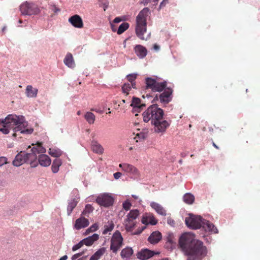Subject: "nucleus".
<instances>
[{"mask_svg":"<svg viewBox=\"0 0 260 260\" xmlns=\"http://www.w3.org/2000/svg\"><path fill=\"white\" fill-rule=\"evenodd\" d=\"M178 246L187 260H202L207 254V248L202 241L196 239L190 233L182 234L178 239Z\"/></svg>","mask_w":260,"mask_h":260,"instance_id":"f257e3e1","label":"nucleus"},{"mask_svg":"<svg viewBox=\"0 0 260 260\" xmlns=\"http://www.w3.org/2000/svg\"><path fill=\"white\" fill-rule=\"evenodd\" d=\"M163 115V110L157 105L153 104L143 113V120L145 122L151 121V124L154 125L155 132L162 133L170 125L167 120L162 119Z\"/></svg>","mask_w":260,"mask_h":260,"instance_id":"f03ea898","label":"nucleus"},{"mask_svg":"<svg viewBox=\"0 0 260 260\" xmlns=\"http://www.w3.org/2000/svg\"><path fill=\"white\" fill-rule=\"evenodd\" d=\"M27 125L28 123L22 115L9 114L4 120V128L12 129L14 132H20L23 134H30L34 131L32 128H27Z\"/></svg>","mask_w":260,"mask_h":260,"instance_id":"7ed1b4c3","label":"nucleus"},{"mask_svg":"<svg viewBox=\"0 0 260 260\" xmlns=\"http://www.w3.org/2000/svg\"><path fill=\"white\" fill-rule=\"evenodd\" d=\"M149 9L148 8H144L138 14L136 17V33L137 37L142 40H147L150 38V33L146 38L144 36V33L147 30V17Z\"/></svg>","mask_w":260,"mask_h":260,"instance_id":"20e7f679","label":"nucleus"},{"mask_svg":"<svg viewBox=\"0 0 260 260\" xmlns=\"http://www.w3.org/2000/svg\"><path fill=\"white\" fill-rule=\"evenodd\" d=\"M204 220L201 216L195 215L191 214L185 220L186 225L192 229H199L202 227L203 222Z\"/></svg>","mask_w":260,"mask_h":260,"instance_id":"39448f33","label":"nucleus"},{"mask_svg":"<svg viewBox=\"0 0 260 260\" xmlns=\"http://www.w3.org/2000/svg\"><path fill=\"white\" fill-rule=\"evenodd\" d=\"M146 88L150 89L153 92H161L167 86L166 82H158L155 79L147 77L145 79Z\"/></svg>","mask_w":260,"mask_h":260,"instance_id":"423d86ee","label":"nucleus"},{"mask_svg":"<svg viewBox=\"0 0 260 260\" xmlns=\"http://www.w3.org/2000/svg\"><path fill=\"white\" fill-rule=\"evenodd\" d=\"M20 10L23 15H36L40 12V10L36 4L27 2L20 5Z\"/></svg>","mask_w":260,"mask_h":260,"instance_id":"0eeeda50","label":"nucleus"},{"mask_svg":"<svg viewBox=\"0 0 260 260\" xmlns=\"http://www.w3.org/2000/svg\"><path fill=\"white\" fill-rule=\"evenodd\" d=\"M123 238L120 233L116 231L113 235L111 240L110 249L116 253L122 245Z\"/></svg>","mask_w":260,"mask_h":260,"instance_id":"6e6552de","label":"nucleus"},{"mask_svg":"<svg viewBox=\"0 0 260 260\" xmlns=\"http://www.w3.org/2000/svg\"><path fill=\"white\" fill-rule=\"evenodd\" d=\"M96 203L100 206L109 207L113 204V198L109 193L100 194L96 199Z\"/></svg>","mask_w":260,"mask_h":260,"instance_id":"1a4fd4ad","label":"nucleus"},{"mask_svg":"<svg viewBox=\"0 0 260 260\" xmlns=\"http://www.w3.org/2000/svg\"><path fill=\"white\" fill-rule=\"evenodd\" d=\"M159 254V252H155L147 248H144L137 253V257L140 260H147L154 255Z\"/></svg>","mask_w":260,"mask_h":260,"instance_id":"9d476101","label":"nucleus"},{"mask_svg":"<svg viewBox=\"0 0 260 260\" xmlns=\"http://www.w3.org/2000/svg\"><path fill=\"white\" fill-rule=\"evenodd\" d=\"M119 167L124 172L134 176H138L139 173L138 169L132 165L123 163L120 164Z\"/></svg>","mask_w":260,"mask_h":260,"instance_id":"9b49d317","label":"nucleus"},{"mask_svg":"<svg viewBox=\"0 0 260 260\" xmlns=\"http://www.w3.org/2000/svg\"><path fill=\"white\" fill-rule=\"evenodd\" d=\"M164 91L159 95V99L161 103L167 104L171 100V95L172 93V90L171 88L165 89Z\"/></svg>","mask_w":260,"mask_h":260,"instance_id":"f8f14e48","label":"nucleus"},{"mask_svg":"<svg viewBox=\"0 0 260 260\" xmlns=\"http://www.w3.org/2000/svg\"><path fill=\"white\" fill-rule=\"evenodd\" d=\"M89 224V222L88 219L83 216H81L76 220L74 228L76 230H79L81 229L87 227Z\"/></svg>","mask_w":260,"mask_h":260,"instance_id":"ddd939ff","label":"nucleus"},{"mask_svg":"<svg viewBox=\"0 0 260 260\" xmlns=\"http://www.w3.org/2000/svg\"><path fill=\"white\" fill-rule=\"evenodd\" d=\"M25 162V152L21 151L15 156L14 160L13 161V165L16 167H19Z\"/></svg>","mask_w":260,"mask_h":260,"instance_id":"4468645a","label":"nucleus"},{"mask_svg":"<svg viewBox=\"0 0 260 260\" xmlns=\"http://www.w3.org/2000/svg\"><path fill=\"white\" fill-rule=\"evenodd\" d=\"M25 156L26 162H29L31 167L34 168L37 166V162L35 161L37 158L36 153L32 151L30 153H26L25 152Z\"/></svg>","mask_w":260,"mask_h":260,"instance_id":"2eb2a0df","label":"nucleus"},{"mask_svg":"<svg viewBox=\"0 0 260 260\" xmlns=\"http://www.w3.org/2000/svg\"><path fill=\"white\" fill-rule=\"evenodd\" d=\"M131 106L133 107V112L135 113V112H140L145 105L141 104V100L139 98L133 97Z\"/></svg>","mask_w":260,"mask_h":260,"instance_id":"dca6fc26","label":"nucleus"},{"mask_svg":"<svg viewBox=\"0 0 260 260\" xmlns=\"http://www.w3.org/2000/svg\"><path fill=\"white\" fill-rule=\"evenodd\" d=\"M69 21L75 27L82 28L83 26L82 19L78 15H75L71 17L69 19Z\"/></svg>","mask_w":260,"mask_h":260,"instance_id":"f3484780","label":"nucleus"},{"mask_svg":"<svg viewBox=\"0 0 260 260\" xmlns=\"http://www.w3.org/2000/svg\"><path fill=\"white\" fill-rule=\"evenodd\" d=\"M162 236L161 233L158 231L152 232L148 238V241L152 244L157 243L161 239Z\"/></svg>","mask_w":260,"mask_h":260,"instance_id":"a211bd4d","label":"nucleus"},{"mask_svg":"<svg viewBox=\"0 0 260 260\" xmlns=\"http://www.w3.org/2000/svg\"><path fill=\"white\" fill-rule=\"evenodd\" d=\"M150 205L151 207L153 209L157 214L162 216L166 215V210L160 204L154 202H151Z\"/></svg>","mask_w":260,"mask_h":260,"instance_id":"6ab92c4d","label":"nucleus"},{"mask_svg":"<svg viewBox=\"0 0 260 260\" xmlns=\"http://www.w3.org/2000/svg\"><path fill=\"white\" fill-rule=\"evenodd\" d=\"M202 227L206 231L210 233H218V230L213 223L205 219H204Z\"/></svg>","mask_w":260,"mask_h":260,"instance_id":"aec40b11","label":"nucleus"},{"mask_svg":"<svg viewBox=\"0 0 260 260\" xmlns=\"http://www.w3.org/2000/svg\"><path fill=\"white\" fill-rule=\"evenodd\" d=\"M38 159L39 164L43 167H48L51 164V159L46 154H40L38 156Z\"/></svg>","mask_w":260,"mask_h":260,"instance_id":"412c9836","label":"nucleus"},{"mask_svg":"<svg viewBox=\"0 0 260 260\" xmlns=\"http://www.w3.org/2000/svg\"><path fill=\"white\" fill-rule=\"evenodd\" d=\"M134 50L136 54L140 58H144L147 54L146 48L141 45H137L135 47Z\"/></svg>","mask_w":260,"mask_h":260,"instance_id":"4be33fe9","label":"nucleus"},{"mask_svg":"<svg viewBox=\"0 0 260 260\" xmlns=\"http://www.w3.org/2000/svg\"><path fill=\"white\" fill-rule=\"evenodd\" d=\"M177 239L174 235L172 233H169L166 237V244L168 247L174 248L176 245Z\"/></svg>","mask_w":260,"mask_h":260,"instance_id":"5701e85b","label":"nucleus"},{"mask_svg":"<svg viewBox=\"0 0 260 260\" xmlns=\"http://www.w3.org/2000/svg\"><path fill=\"white\" fill-rule=\"evenodd\" d=\"M63 62L67 66L70 68H73L75 66L73 55L70 53H67L64 58Z\"/></svg>","mask_w":260,"mask_h":260,"instance_id":"b1692460","label":"nucleus"},{"mask_svg":"<svg viewBox=\"0 0 260 260\" xmlns=\"http://www.w3.org/2000/svg\"><path fill=\"white\" fill-rule=\"evenodd\" d=\"M99 236L97 234H93L91 236H89L82 240L84 244L86 246L91 245L93 242L99 239Z\"/></svg>","mask_w":260,"mask_h":260,"instance_id":"393cba45","label":"nucleus"},{"mask_svg":"<svg viewBox=\"0 0 260 260\" xmlns=\"http://www.w3.org/2000/svg\"><path fill=\"white\" fill-rule=\"evenodd\" d=\"M91 148L93 152L98 154H102L104 152V148L97 141H92Z\"/></svg>","mask_w":260,"mask_h":260,"instance_id":"a878e982","label":"nucleus"},{"mask_svg":"<svg viewBox=\"0 0 260 260\" xmlns=\"http://www.w3.org/2000/svg\"><path fill=\"white\" fill-rule=\"evenodd\" d=\"M38 91L37 88H34L31 85H27L25 93L28 98H35L37 96Z\"/></svg>","mask_w":260,"mask_h":260,"instance_id":"bb28decb","label":"nucleus"},{"mask_svg":"<svg viewBox=\"0 0 260 260\" xmlns=\"http://www.w3.org/2000/svg\"><path fill=\"white\" fill-rule=\"evenodd\" d=\"M62 165V161L59 158H55L52 164L51 170L53 173L58 172L60 166Z\"/></svg>","mask_w":260,"mask_h":260,"instance_id":"cd10ccee","label":"nucleus"},{"mask_svg":"<svg viewBox=\"0 0 260 260\" xmlns=\"http://www.w3.org/2000/svg\"><path fill=\"white\" fill-rule=\"evenodd\" d=\"M139 214L137 209L131 210L126 216V221H135Z\"/></svg>","mask_w":260,"mask_h":260,"instance_id":"c85d7f7f","label":"nucleus"},{"mask_svg":"<svg viewBox=\"0 0 260 260\" xmlns=\"http://www.w3.org/2000/svg\"><path fill=\"white\" fill-rule=\"evenodd\" d=\"M133 254V250L132 248L127 247L123 249L120 253V255L122 258H129Z\"/></svg>","mask_w":260,"mask_h":260,"instance_id":"c756f323","label":"nucleus"},{"mask_svg":"<svg viewBox=\"0 0 260 260\" xmlns=\"http://www.w3.org/2000/svg\"><path fill=\"white\" fill-rule=\"evenodd\" d=\"M48 153L53 157H58L61 155L62 151L58 148H49Z\"/></svg>","mask_w":260,"mask_h":260,"instance_id":"7c9ffc66","label":"nucleus"},{"mask_svg":"<svg viewBox=\"0 0 260 260\" xmlns=\"http://www.w3.org/2000/svg\"><path fill=\"white\" fill-rule=\"evenodd\" d=\"M105 251V250L104 248L99 249L91 256L89 260H98L104 254Z\"/></svg>","mask_w":260,"mask_h":260,"instance_id":"2f4dec72","label":"nucleus"},{"mask_svg":"<svg viewBox=\"0 0 260 260\" xmlns=\"http://www.w3.org/2000/svg\"><path fill=\"white\" fill-rule=\"evenodd\" d=\"M78 202L75 199L72 200L68 203L67 207V213L68 215H70L73 209L77 205Z\"/></svg>","mask_w":260,"mask_h":260,"instance_id":"473e14b6","label":"nucleus"},{"mask_svg":"<svg viewBox=\"0 0 260 260\" xmlns=\"http://www.w3.org/2000/svg\"><path fill=\"white\" fill-rule=\"evenodd\" d=\"M148 135V131L147 130H144L143 132L139 133L137 134L135 137H134V139L136 140V142H138V141H140L142 140H144Z\"/></svg>","mask_w":260,"mask_h":260,"instance_id":"72a5a7b5","label":"nucleus"},{"mask_svg":"<svg viewBox=\"0 0 260 260\" xmlns=\"http://www.w3.org/2000/svg\"><path fill=\"white\" fill-rule=\"evenodd\" d=\"M194 196L190 193H186L183 196V201L186 204H191L194 202Z\"/></svg>","mask_w":260,"mask_h":260,"instance_id":"f704fd0d","label":"nucleus"},{"mask_svg":"<svg viewBox=\"0 0 260 260\" xmlns=\"http://www.w3.org/2000/svg\"><path fill=\"white\" fill-rule=\"evenodd\" d=\"M124 225L126 231L131 232L136 226V222L133 220L131 221H126V219L124 221Z\"/></svg>","mask_w":260,"mask_h":260,"instance_id":"c9c22d12","label":"nucleus"},{"mask_svg":"<svg viewBox=\"0 0 260 260\" xmlns=\"http://www.w3.org/2000/svg\"><path fill=\"white\" fill-rule=\"evenodd\" d=\"M31 151L35 152L36 154L44 153L46 152V149L41 144H39L36 147H34L31 149Z\"/></svg>","mask_w":260,"mask_h":260,"instance_id":"e433bc0d","label":"nucleus"},{"mask_svg":"<svg viewBox=\"0 0 260 260\" xmlns=\"http://www.w3.org/2000/svg\"><path fill=\"white\" fill-rule=\"evenodd\" d=\"M85 118L89 124H92L95 120V116L92 113L87 112L85 115Z\"/></svg>","mask_w":260,"mask_h":260,"instance_id":"4c0bfd02","label":"nucleus"},{"mask_svg":"<svg viewBox=\"0 0 260 260\" xmlns=\"http://www.w3.org/2000/svg\"><path fill=\"white\" fill-rule=\"evenodd\" d=\"M129 27V24L127 22H123L119 26L118 30L117 31V33L118 35H120L122 34L124 31H125L126 29H128Z\"/></svg>","mask_w":260,"mask_h":260,"instance_id":"58836bf2","label":"nucleus"},{"mask_svg":"<svg viewBox=\"0 0 260 260\" xmlns=\"http://www.w3.org/2000/svg\"><path fill=\"white\" fill-rule=\"evenodd\" d=\"M93 210V208L91 206V205L89 204H87L85 206V208L84 210L82 212V215H84L85 216L88 217L89 214L92 212Z\"/></svg>","mask_w":260,"mask_h":260,"instance_id":"ea45409f","label":"nucleus"},{"mask_svg":"<svg viewBox=\"0 0 260 260\" xmlns=\"http://www.w3.org/2000/svg\"><path fill=\"white\" fill-rule=\"evenodd\" d=\"M114 225L112 222H108L107 224L105 225L103 234H106L108 232L113 230Z\"/></svg>","mask_w":260,"mask_h":260,"instance_id":"a19ab883","label":"nucleus"},{"mask_svg":"<svg viewBox=\"0 0 260 260\" xmlns=\"http://www.w3.org/2000/svg\"><path fill=\"white\" fill-rule=\"evenodd\" d=\"M100 6L103 7L104 11H105L109 6V1L108 0H99Z\"/></svg>","mask_w":260,"mask_h":260,"instance_id":"79ce46f5","label":"nucleus"},{"mask_svg":"<svg viewBox=\"0 0 260 260\" xmlns=\"http://www.w3.org/2000/svg\"><path fill=\"white\" fill-rule=\"evenodd\" d=\"M142 222L143 224H147L149 223H150L151 225H155L157 223V220H155L154 218L151 219L149 222L147 220V218L143 217L142 219Z\"/></svg>","mask_w":260,"mask_h":260,"instance_id":"37998d69","label":"nucleus"},{"mask_svg":"<svg viewBox=\"0 0 260 260\" xmlns=\"http://www.w3.org/2000/svg\"><path fill=\"white\" fill-rule=\"evenodd\" d=\"M98 229V225L96 223L92 224L90 228L86 230L85 234H88L91 232H93L96 231Z\"/></svg>","mask_w":260,"mask_h":260,"instance_id":"c03bdc74","label":"nucleus"},{"mask_svg":"<svg viewBox=\"0 0 260 260\" xmlns=\"http://www.w3.org/2000/svg\"><path fill=\"white\" fill-rule=\"evenodd\" d=\"M122 91L124 93H128V92L131 89V84L129 83H125L122 87Z\"/></svg>","mask_w":260,"mask_h":260,"instance_id":"a18cd8bd","label":"nucleus"},{"mask_svg":"<svg viewBox=\"0 0 260 260\" xmlns=\"http://www.w3.org/2000/svg\"><path fill=\"white\" fill-rule=\"evenodd\" d=\"M159 0H143L141 2V4H143L144 6H147L148 3H152L153 6H156Z\"/></svg>","mask_w":260,"mask_h":260,"instance_id":"49530a36","label":"nucleus"},{"mask_svg":"<svg viewBox=\"0 0 260 260\" xmlns=\"http://www.w3.org/2000/svg\"><path fill=\"white\" fill-rule=\"evenodd\" d=\"M137 76V74H131L127 75L126 78L130 82H132L136 79Z\"/></svg>","mask_w":260,"mask_h":260,"instance_id":"de8ad7c7","label":"nucleus"},{"mask_svg":"<svg viewBox=\"0 0 260 260\" xmlns=\"http://www.w3.org/2000/svg\"><path fill=\"white\" fill-rule=\"evenodd\" d=\"M83 245H84V243L82 242V240H81L78 244L73 246V247H72V250L73 251H76L77 250H78L79 248H80L81 247H82Z\"/></svg>","mask_w":260,"mask_h":260,"instance_id":"09e8293b","label":"nucleus"},{"mask_svg":"<svg viewBox=\"0 0 260 260\" xmlns=\"http://www.w3.org/2000/svg\"><path fill=\"white\" fill-rule=\"evenodd\" d=\"M131 206L132 205L131 203L128 202L127 200L124 202L122 204L123 209H124L126 211L129 210Z\"/></svg>","mask_w":260,"mask_h":260,"instance_id":"8fccbe9b","label":"nucleus"},{"mask_svg":"<svg viewBox=\"0 0 260 260\" xmlns=\"http://www.w3.org/2000/svg\"><path fill=\"white\" fill-rule=\"evenodd\" d=\"M167 223L172 227H175L176 223L174 220L172 219L171 217H168Z\"/></svg>","mask_w":260,"mask_h":260,"instance_id":"3c124183","label":"nucleus"},{"mask_svg":"<svg viewBox=\"0 0 260 260\" xmlns=\"http://www.w3.org/2000/svg\"><path fill=\"white\" fill-rule=\"evenodd\" d=\"M7 163L8 162L7 157L4 156L0 157V167Z\"/></svg>","mask_w":260,"mask_h":260,"instance_id":"603ef678","label":"nucleus"},{"mask_svg":"<svg viewBox=\"0 0 260 260\" xmlns=\"http://www.w3.org/2000/svg\"><path fill=\"white\" fill-rule=\"evenodd\" d=\"M50 9L54 13H57L60 11V10L57 8L55 5H51L50 6Z\"/></svg>","mask_w":260,"mask_h":260,"instance_id":"864d4df0","label":"nucleus"},{"mask_svg":"<svg viewBox=\"0 0 260 260\" xmlns=\"http://www.w3.org/2000/svg\"><path fill=\"white\" fill-rule=\"evenodd\" d=\"M83 253H84V252H82L78 253H76V254L73 255L72 257V260H76L78 257H79L80 256L82 255L83 254Z\"/></svg>","mask_w":260,"mask_h":260,"instance_id":"5fc2aeb1","label":"nucleus"},{"mask_svg":"<svg viewBox=\"0 0 260 260\" xmlns=\"http://www.w3.org/2000/svg\"><path fill=\"white\" fill-rule=\"evenodd\" d=\"M2 132L4 134H9L10 131L7 128H0V132Z\"/></svg>","mask_w":260,"mask_h":260,"instance_id":"6e6d98bb","label":"nucleus"},{"mask_svg":"<svg viewBox=\"0 0 260 260\" xmlns=\"http://www.w3.org/2000/svg\"><path fill=\"white\" fill-rule=\"evenodd\" d=\"M169 0H162L159 5V8H161L165 7L166 4L168 3Z\"/></svg>","mask_w":260,"mask_h":260,"instance_id":"4d7b16f0","label":"nucleus"},{"mask_svg":"<svg viewBox=\"0 0 260 260\" xmlns=\"http://www.w3.org/2000/svg\"><path fill=\"white\" fill-rule=\"evenodd\" d=\"M122 175L120 172H116L113 174L114 177L115 179H118Z\"/></svg>","mask_w":260,"mask_h":260,"instance_id":"13d9d810","label":"nucleus"},{"mask_svg":"<svg viewBox=\"0 0 260 260\" xmlns=\"http://www.w3.org/2000/svg\"><path fill=\"white\" fill-rule=\"evenodd\" d=\"M121 21V19L120 17H116L114 20L113 22L115 23H117L120 22Z\"/></svg>","mask_w":260,"mask_h":260,"instance_id":"bf43d9fd","label":"nucleus"},{"mask_svg":"<svg viewBox=\"0 0 260 260\" xmlns=\"http://www.w3.org/2000/svg\"><path fill=\"white\" fill-rule=\"evenodd\" d=\"M153 48L154 50H155L156 51H158L159 50V46L156 44H155L153 46Z\"/></svg>","mask_w":260,"mask_h":260,"instance_id":"052dcab7","label":"nucleus"},{"mask_svg":"<svg viewBox=\"0 0 260 260\" xmlns=\"http://www.w3.org/2000/svg\"><path fill=\"white\" fill-rule=\"evenodd\" d=\"M92 110L94 111L99 113H102L103 112V110H100V109H92Z\"/></svg>","mask_w":260,"mask_h":260,"instance_id":"680f3d73","label":"nucleus"},{"mask_svg":"<svg viewBox=\"0 0 260 260\" xmlns=\"http://www.w3.org/2000/svg\"><path fill=\"white\" fill-rule=\"evenodd\" d=\"M68 258V256L67 255H65L61 257H60L59 260H67Z\"/></svg>","mask_w":260,"mask_h":260,"instance_id":"e2e57ef3","label":"nucleus"},{"mask_svg":"<svg viewBox=\"0 0 260 260\" xmlns=\"http://www.w3.org/2000/svg\"><path fill=\"white\" fill-rule=\"evenodd\" d=\"M131 88L133 87L134 88H136V83L135 82H131Z\"/></svg>","mask_w":260,"mask_h":260,"instance_id":"0e129e2a","label":"nucleus"},{"mask_svg":"<svg viewBox=\"0 0 260 260\" xmlns=\"http://www.w3.org/2000/svg\"><path fill=\"white\" fill-rule=\"evenodd\" d=\"M111 27L113 31H115L116 29L114 28V25L113 24H111Z\"/></svg>","mask_w":260,"mask_h":260,"instance_id":"69168bd1","label":"nucleus"},{"mask_svg":"<svg viewBox=\"0 0 260 260\" xmlns=\"http://www.w3.org/2000/svg\"><path fill=\"white\" fill-rule=\"evenodd\" d=\"M142 230H140L139 231H138V232L135 233L134 234H135V235L140 234L142 232Z\"/></svg>","mask_w":260,"mask_h":260,"instance_id":"338daca9","label":"nucleus"},{"mask_svg":"<svg viewBox=\"0 0 260 260\" xmlns=\"http://www.w3.org/2000/svg\"><path fill=\"white\" fill-rule=\"evenodd\" d=\"M132 197H133L134 199H137L138 198V196H137L136 195H134V194H133V195H132Z\"/></svg>","mask_w":260,"mask_h":260,"instance_id":"774afa93","label":"nucleus"}]
</instances>
